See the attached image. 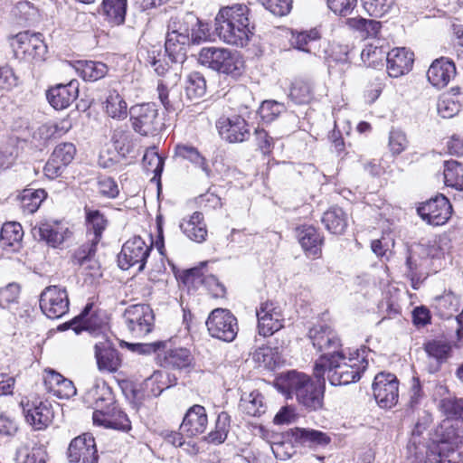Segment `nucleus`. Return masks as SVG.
<instances>
[{
	"label": "nucleus",
	"instance_id": "obj_18",
	"mask_svg": "<svg viewBox=\"0 0 463 463\" xmlns=\"http://www.w3.org/2000/svg\"><path fill=\"white\" fill-rule=\"evenodd\" d=\"M68 458L71 463H98L99 455L93 436L83 433L74 438L68 448Z\"/></svg>",
	"mask_w": 463,
	"mask_h": 463
},
{
	"label": "nucleus",
	"instance_id": "obj_15",
	"mask_svg": "<svg viewBox=\"0 0 463 463\" xmlns=\"http://www.w3.org/2000/svg\"><path fill=\"white\" fill-rule=\"evenodd\" d=\"M259 334L270 336L284 326V315L279 305L265 301L256 310Z\"/></svg>",
	"mask_w": 463,
	"mask_h": 463
},
{
	"label": "nucleus",
	"instance_id": "obj_58",
	"mask_svg": "<svg viewBox=\"0 0 463 463\" xmlns=\"http://www.w3.org/2000/svg\"><path fill=\"white\" fill-rule=\"evenodd\" d=\"M166 376V373L162 371H155L150 377L145 380L144 384L146 388H150L151 395L156 397L160 395L165 389L169 387L165 382Z\"/></svg>",
	"mask_w": 463,
	"mask_h": 463
},
{
	"label": "nucleus",
	"instance_id": "obj_14",
	"mask_svg": "<svg viewBox=\"0 0 463 463\" xmlns=\"http://www.w3.org/2000/svg\"><path fill=\"white\" fill-rule=\"evenodd\" d=\"M308 338L313 346L321 352V355L331 356L341 350V341L332 328V326L325 322L314 325L308 331Z\"/></svg>",
	"mask_w": 463,
	"mask_h": 463
},
{
	"label": "nucleus",
	"instance_id": "obj_10",
	"mask_svg": "<svg viewBox=\"0 0 463 463\" xmlns=\"http://www.w3.org/2000/svg\"><path fill=\"white\" fill-rule=\"evenodd\" d=\"M126 326L135 337H143L154 328L155 316L148 305L128 307L124 313Z\"/></svg>",
	"mask_w": 463,
	"mask_h": 463
},
{
	"label": "nucleus",
	"instance_id": "obj_60",
	"mask_svg": "<svg viewBox=\"0 0 463 463\" xmlns=\"http://www.w3.org/2000/svg\"><path fill=\"white\" fill-rule=\"evenodd\" d=\"M439 408L449 418H463V399L444 398L439 402Z\"/></svg>",
	"mask_w": 463,
	"mask_h": 463
},
{
	"label": "nucleus",
	"instance_id": "obj_16",
	"mask_svg": "<svg viewBox=\"0 0 463 463\" xmlns=\"http://www.w3.org/2000/svg\"><path fill=\"white\" fill-rule=\"evenodd\" d=\"M375 401L382 408L393 407L399 398V382L391 373H379L373 383Z\"/></svg>",
	"mask_w": 463,
	"mask_h": 463
},
{
	"label": "nucleus",
	"instance_id": "obj_51",
	"mask_svg": "<svg viewBox=\"0 0 463 463\" xmlns=\"http://www.w3.org/2000/svg\"><path fill=\"white\" fill-rule=\"evenodd\" d=\"M184 90L189 99L202 98L206 91V81L201 73L194 71L187 77Z\"/></svg>",
	"mask_w": 463,
	"mask_h": 463
},
{
	"label": "nucleus",
	"instance_id": "obj_47",
	"mask_svg": "<svg viewBox=\"0 0 463 463\" xmlns=\"http://www.w3.org/2000/svg\"><path fill=\"white\" fill-rule=\"evenodd\" d=\"M433 307L441 317L448 318L452 316L453 312L457 311L458 298L452 292H446L441 296L434 298Z\"/></svg>",
	"mask_w": 463,
	"mask_h": 463
},
{
	"label": "nucleus",
	"instance_id": "obj_34",
	"mask_svg": "<svg viewBox=\"0 0 463 463\" xmlns=\"http://www.w3.org/2000/svg\"><path fill=\"white\" fill-rule=\"evenodd\" d=\"M175 156L191 162L194 165L202 169L207 177L212 175V170L208 165L207 159L199 152V150L190 145L179 144L175 148Z\"/></svg>",
	"mask_w": 463,
	"mask_h": 463
},
{
	"label": "nucleus",
	"instance_id": "obj_33",
	"mask_svg": "<svg viewBox=\"0 0 463 463\" xmlns=\"http://www.w3.org/2000/svg\"><path fill=\"white\" fill-rule=\"evenodd\" d=\"M74 69L87 81H97L104 78L109 71L105 63L95 61H77Z\"/></svg>",
	"mask_w": 463,
	"mask_h": 463
},
{
	"label": "nucleus",
	"instance_id": "obj_40",
	"mask_svg": "<svg viewBox=\"0 0 463 463\" xmlns=\"http://www.w3.org/2000/svg\"><path fill=\"white\" fill-rule=\"evenodd\" d=\"M193 362V356L189 349L178 347L168 349L164 355V363L165 366L172 368H185Z\"/></svg>",
	"mask_w": 463,
	"mask_h": 463
},
{
	"label": "nucleus",
	"instance_id": "obj_42",
	"mask_svg": "<svg viewBox=\"0 0 463 463\" xmlns=\"http://www.w3.org/2000/svg\"><path fill=\"white\" fill-rule=\"evenodd\" d=\"M445 184L457 190H463V166L456 160L446 161L444 164Z\"/></svg>",
	"mask_w": 463,
	"mask_h": 463
},
{
	"label": "nucleus",
	"instance_id": "obj_37",
	"mask_svg": "<svg viewBox=\"0 0 463 463\" xmlns=\"http://www.w3.org/2000/svg\"><path fill=\"white\" fill-rule=\"evenodd\" d=\"M322 222L331 233L342 234L347 226L346 214L341 208L332 207L324 213Z\"/></svg>",
	"mask_w": 463,
	"mask_h": 463
},
{
	"label": "nucleus",
	"instance_id": "obj_13",
	"mask_svg": "<svg viewBox=\"0 0 463 463\" xmlns=\"http://www.w3.org/2000/svg\"><path fill=\"white\" fill-rule=\"evenodd\" d=\"M129 114L133 129L140 135H153L157 130L158 110L155 103L135 105Z\"/></svg>",
	"mask_w": 463,
	"mask_h": 463
},
{
	"label": "nucleus",
	"instance_id": "obj_17",
	"mask_svg": "<svg viewBox=\"0 0 463 463\" xmlns=\"http://www.w3.org/2000/svg\"><path fill=\"white\" fill-rule=\"evenodd\" d=\"M417 211L419 215L429 224L439 226L448 222L452 207L447 197L439 194L423 203Z\"/></svg>",
	"mask_w": 463,
	"mask_h": 463
},
{
	"label": "nucleus",
	"instance_id": "obj_59",
	"mask_svg": "<svg viewBox=\"0 0 463 463\" xmlns=\"http://www.w3.org/2000/svg\"><path fill=\"white\" fill-rule=\"evenodd\" d=\"M142 162L146 170L154 173L156 175H160L163 171L164 160L154 148L146 151Z\"/></svg>",
	"mask_w": 463,
	"mask_h": 463
},
{
	"label": "nucleus",
	"instance_id": "obj_1",
	"mask_svg": "<svg viewBox=\"0 0 463 463\" xmlns=\"http://www.w3.org/2000/svg\"><path fill=\"white\" fill-rule=\"evenodd\" d=\"M208 36L198 18L191 14L184 19L172 18L165 35V53L172 63L182 64L186 60L187 47L205 42Z\"/></svg>",
	"mask_w": 463,
	"mask_h": 463
},
{
	"label": "nucleus",
	"instance_id": "obj_53",
	"mask_svg": "<svg viewBox=\"0 0 463 463\" xmlns=\"http://www.w3.org/2000/svg\"><path fill=\"white\" fill-rule=\"evenodd\" d=\"M460 103L450 94H443L437 102V111L443 118H450L456 116L460 110Z\"/></svg>",
	"mask_w": 463,
	"mask_h": 463
},
{
	"label": "nucleus",
	"instance_id": "obj_19",
	"mask_svg": "<svg viewBox=\"0 0 463 463\" xmlns=\"http://www.w3.org/2000/svg\"><path fill=\"white\" fill-rule=\"evenodd\" d=\"M216 128L220 136L229 143L243 142L250 136L247 121L238 115L220 118Z\"/></svg>",
	"mask_w": 463,
	"mask_h": 463
},
{
	"label": "nucleus",
	"instance_id": "obj_21",
	"mask_svg": "<svg viewBox=\"0 0 463 463\" xmlns=\"http://www.w3.org/2000/svg\"><path fill=\"white\" fill-rule=\"evenodd\" d=\"M76 155V147L72 143L58 145L44 166L47 177L54 179L61 175L62 170L71 163Z\"/></svg>",
	"mask_w": 463,
	"mask_h": 463
},
{
	"label": "nucleus",
	"instance_id": "obj_26",
	"mask_svg": "<svg viewBox=\"0 0 463 463\" xmlns=\"http://www.w3.org/2000/svg\"><path fill=\"white\" fill-rule=\"evenodd\" d=\"M214 26L215 33L222 41L238 47L246 46L253 34L251 29H241L234 24L215 22Z\"/></svg>",
	"mask_w": 463,
	"mask_h": 463
},
{
	"label": "nucleus",
	"instance_id": "obj_20",
	"mask_svg": "<svg viewBox=\"0 0 463 463\" xmlns=\"http://www.w3.org/2000/svg\"><path fill=\"white\" fill-rule=\"evenodd\" d=\"M113 394L109 385L101 379H93L86 383L82 396L83 402L98 411L108 404L113 403Z\"/></svg>",
	"mask_w": 463,
	"mask_h": 463
},
{
	"label": "nucleus",
	"instance_id": "obj_8",
	"mask_svg": "<svg viewBox=\"0 0 463 463\" xmlns=\"http://www.w3.org/2000/svg\"><path fill=\"white\" fill-rule=\"evenodd\" d=\"M206 326L213 337L224 342L233 341L239 330L237 318L225 308L213 310L206 320Z\"/></svg>",
	"mask_w": 463,
	"mask_h": 463
},
{
	"label": "nucleus",
	"instance_id": "obj_23",
	"mask_svg": "<svg viewBox=\"0 0 463 463\" xmlns=\"http://www.w3.org/2000/svg\"><path fill=\"white\" fill-rule=\"evenodd\" d=\"M93 423L109 429L127 430L129 427V420L125 412L115 405L108 404L102 410L93 412Z\"/></svg>",
	"mask_w": 463,
	"mask_h": 463
},
{
	"label": "nucleus",
	"instance_id": "obj_6",
	"mask_svg": "<svg viewBox=\"0 0 463 463\" xmlns=\"http://www.w3.org/2000/svg\"><path fill=\"white\" fill-rule=\"evenodd\" d=\"M440 439L436 447V454L429 457L430 463H459L460 452L458 449L463 444V430L453 427L449 420L440 427Z\"/></svg>",
	"mask_w": 463,
	"mask_h": 463
},
{
	"label": "nucleus",
	"instance_id": "obj_22",
	"mask_svg": "<svg viewBox=\"0 0 463 463\" xmlns=\"http://www.w3.org/2000/svg\"><path fill=\"white\" fill-rule=\"evenodd\" d=\"M33 235H38L49 246L57 248L70 237L69 228L62 222L57 221H45L40 222L33 228Z\"/></svg>",
	"mask_w": 463,
	"mask_h": 463
},
{
	"label": "nucleus",
	"instance_id": "obj_30",
	"mask_svg": "<svg viewBox=\"0 0 463 463\" xmlns=\"http://www.w3.org/2000/svg\"><path fill=\"white\" fill-rule=\"evenodd\" d=\"M24 230L20 223H4L0 232V246L6 252H17L23 245Z\"/></svg>",
	"mask_w": 463,
	"mask_h": 463
},
{
	"label": "nucleus",
	"instance_id": "obj_35",
	"mask_svg": "<svg viewBox=\"0 0 463 463\" xmlns=\"http://www.w3.org/2000/svg\"><path fill=\"white\" fill-rule=\"evenodd\" d=\"M298 241L305 251L316 256L320 251L323 239L313 226L303 227L298 232Z\"/></svg>",
	"mask_w": 463,
	"mask_h": 463
},
{
	"label": "nucleus",
	"instance_id": "obj_43",
	"mask_svg": "<svg viewBox=\"0 0 463 463\" xmlns=\"http://www.w3.org/2000/svg\"><path fill=\"white\" fill-rule=\"evenodd\" d=\"M107 114L118 119L125 118L128 115L127 102L116 90H110L105 101Z\"/></svg>",
	"mask_w": 463,
	"mask_h": 463
},
{
	"label": "nucleus",
	"instance_id": "obj_9",
	"mask_svg": "<svg viewBox=\"0 0 463 463\" xmlns=\"http://www.w3.org/2000/svg\"><path fill=\"white\" fill-rule=\"evenodd\" d=\"M39 302L42 312L50 319L61 318L69 311L70 300L64 287H46L40 295Z\"/></svg>",
	"mask_w": 463,
	"mask_h": 463
},
{
	"label": "nucleus",
	"instance_id": "obj_2",
	"mask_svg": "<svg viewBox=\"0 0 463 463\" xmlns=\"http://www.w3.org/2000/svg\"><path fill=\"white\" fill-rule=\"evenodd\" d=\"M367 365V360L361 357L358 352L355 356L346 357L340 350L331 354V356L320 355L315 363L314 374L318 379L326 374L332 385H346L358 381Z\"/></svg>",
	"mask_w": 463,
	"mask_h": 463
},
{
	"label": "nucleus",
	"instance_id": "obj_31",
	"mask_svg": "<svg viewBox=\"0 0 463 463\" xmlns=\"http://www.w3.org/2000/svg\"><path fill=\"white\" fill-rule=\"evenodd\" d=\"M180 229L191 241L201 243L206 240L207 228L203 215L200 212H194L190 216L184 218L180 222Z\"/></svg>",
	"mask_w": 463,
	"mask_h": 463
},
{
	"label": "nucleus",
	"instance_id": "obj_57",
	"mask_svg": "<svg viewBox=\"0 0 463 463\" xmlns=\"http://www.w3.org/2000/svg\"><path fill=\"white\" fill-rule=\"evenodd\" d=\"M19 85V77L14 69L5 64L0 66V90L9 92Z\"/></svg>",
	"mask_w": 463,
	"mask_h": 463
},
{
	"label": "nucleus",
	"instance_id": "obj_3",
	"mask_svg": "<svg viewBox=\"0 0 463 463\" xmlns=\"http://www.w3.org/2000/svg\"><path fill=\"white\" fill-rule=\"evenodd\" d=\"M91 308L92 304H88L80 316L71 321V324L80 322V330L89 332L94 338V356L99 371L115 373L122 364L120 354L101 328L96 325L94 318L90 317Z\"/></svg>",
	"mask_w": 463,
	"mask_h": 463
},
{
	"label": "nucleus",
	"instance_id": "obj_46",
	"mask_svg": "<svg viewBox=\"0 0 463 463\" xmlns=\"http://www.w3.org/2000/svg\"><path fill=\"white\" fill-rule=\"evenodd\" d=\"M45 191L43 189L24 190L21 195L19 196L21 208L26 213H35L39 209L43 199L45 198Z\"/></svg>",
	"mask_w": 463,
	"mask_h": 463
},
{
	"label": "nucleus",
	"instance_id": "obj_25",
	"mask_svg": "<svg viewBox=\"0 0 463 463\" xmlns=\"http://www.w3.org/2000/svg\"><path fill=\"white\" fill-rule=\"evenodd\" d=\"M386 63L389 76L398 78L411 71L413 53L404 47L392 49L386 55Z\"/></svg>",
	"mask_w": 463,
	"mask_h": 463
},
{
	"label": "nucleus",
	"instance_id": "obj_44",
	"mask_svg": "<svg viewBox=\"0 0 463 463\" xmlns=\"http://www.w3.org/2000/svg\"><path fill=\"white\" fill-rule=\"evenodd\" d=\"M229 428L230 416L227 412L222 411L217 416L214 430L205 437V440L215 445L223 443L227 439Z\"/></svg>",
	"mask_w": 463,
	"mask_h": 463
},
{
	"label": "nucleus",
	"instance_id": "obj_61",
	"mask_svg": "<svg viewBox=\"0 0 463 463\" xmlns=\"http://www.w3.org/2000/svg\"><path fill=\"white\" fill-rule=\"evenodd\" d=\"M263 6L277 16L288 14L292 8V0H260Z\"/></svg>",
	"mask_w": 463,
	"mask_h": 463
},
{
	"label": "nucleus",
	"instance_id": "obj_39",
	"mask_svg": "<svg viewBox=\"0 0 463 463\" xmlns=\"http://www.w3.org/2000/svg\"><path fill=\"white\" fill-rule=\"evenodd\" d=\"M424 349L429 357L435 360V364L431 365L433 368L430 372H436L449 356L451 345L445 341L434 340L427 343Z\"/></svg>",
	"mask_w": 463,
	"mask_h": 463
},
{
	"label": "nucleus",
	"instance_id": "obj_45",
	"mask_svg": "<svg viewBox=\"0 0 463 463\" xmlns=\"http://www.w3.org/2000/svg\"><path fill=\"white\" fill-rule=\"evenodd\" d=\"M111 142L113 148L125 158L133 152V136L124 128H118L113 131Z\"/></svg>",
	"mask_w": 463,
	"mask_h": 463
},
{
	"label": "nucleus",
	"instance_id": "obj_63",
	"mask_svg": "<svg viewBox=\"0 0 463 463\" xmlns=\"http://www.w3.org/2000/svg\"><path fill=\"white\" fill-rule=\"evenodd\" d=\"M98 192L102 196L116 198L119 190L116 181L111 177H102L98 181Z\"/></svg>",
	"mask_w": 463,
	"mask_h": 463
},
{
	"label": "nucleus",
	"instance_id": "obj_28",
	"mask_svg": "<svg viewBox=\"0 0 463 463\" xmlns=\"http://www.w3.org/2000/svg\"><path fill=\"white\" fill-rule=\"evenodd\" d=\"M78 87L77 80H71L68 84H59L47 91V99L56 109H66L78 97Z\"/></svg>",
	"mask_w": 463,
	"mask_h": 463
},
{
	"label": "nucleus",
	"instance_id": "obj_48",
	"mask_svg": "<svg viewBox=\"0 0 463 463\" xmlns=\"http://www.w3.org/2000/svg\"><path fill=\"white\" fill-rule=\"evenodd\" d=\"M88 232H92L91 240L99 242L102 232L107 227V220L99 210H86Z\"/></svg>",
	"mask_w": 463,
	"mask_h": 463
},
{
	"label": "nucleus",
	"instance_id": "obj_24",
	"mask_svg": "<svg viewBox=\"0 0 463 463\" xmlns=\"http://www.w3.org/2000/svg\"><path fill=\"white\" fill-rule=\"evenodd\" d=\"M208 424L206 410L203 406L195 404L190 407L180 425V429L189 437L197 436L205 431Z\"/></svg>",
	"mask_w": 463,
	"mask_h": 463
},
{
	"label": "nucleus",
	"instance_id": "obj_50",
	"mask_svg": "<svg viewBox=\"0 0 463 463\" xmlns=\"http://www.w3.org/2000/svg\"><path fill=\"white\" fill-rule=\"evenodd\" d=\"M321 33L318 28H312L308 31L292 32L291 43L298 50L310 52L309 45L320 39Z\"/></svg>",
	"mask_w": 463,
	"mask_h": 463
},
{
	"label": "nucleus",
	"instance_id": "obj_29",
	"mask_svg": "<svg viewBox=\"0 0 463 463\" xmlns=\"http://www.w3.org/2000/svg\"><path fill=\"white\" fill-rule=\"evenodd\" d=\"M250 9L243 4H235L220 9L215 22L230 23L245 29H253L250 23Z\"/></svg>",
	"mask_w": 463,
	"mask_h": 463
},
{
	"label": "nucleus",
	"instance_id": "obj_62",
	"mask_svg": "<svg viewBox=\"0 0 463 463\" xmlns=\"http://www.w3.org/2000/svg\"><path fill=\"white\" fill-rule=\"evenodd\" d=\"M114 148H107L100 152L99 165L103 168H113L124 159Z\"/></svg>",
	"mask_w": 463,
	"mask_h": 463
},
{
	"label": "nucleus",
	"instance_id": "obj_55",
	"mask_svg": "<svg viewBox=\"0 0 463 463\" xmlns=\"http://www.w3.org/2000/svg\"><path fill=\"white\" fill-rule=\"evenodd\" d=\"M365 12L375 17H382L391 11L395 0H362Z\"/></svg>",
	"mask_w": 463,
	"mask_h": 463
},
{
	"label": "nucleus",
	"instance_id": "obj_32",
	"mask_svg": "<svg viewBox=\"0 0 463 463\" xmlns=\"http://www.w3.org/2000/svg\"><path fill=\"white\" fill-rule=\"evenodd\" d=\"M100 8L109 24L121 25L125 23L128 0H102Z\"/></svg>",
	"mask_w": 463,
	"mask_h": 463
},
{
	"label": "nucleus",
	"instance_id": "obj_4",
	"mask_svg": "<svg viewBox=\"0 0 463 463\" xmlns=\"http://www.w3.org/2000/svg\"><path fill=\"white\" fill-rule=\"evenodd\" d=\"M281 386L289 395L294 394L299 403L310 409L321 407L325 378H317L314 382L308 375L297 371H290L279 379Z\"/></svg>",
	"mask_w": 463,
	"mask_h": 463
},
{
	"label": "nucleus",
	"instance_id": "obj_54",
	"mask_svg": "<svg viewBox=\"0 0 463 463\" xmlns=\"http://www.w3.org/2000/svg\"><path fill=\"white\" fill-rule=\"evenodd\" d=\"M286 108L284 104L275 100H265L263 101L258 110V113L265 123H270L275 120Z\"/></svg>",
	"mask_w": 463,
	"mask_h": 463
},
{
	"label": "nucleus",
	"instance_id": "obj_27",
	"mask_svg": "<svg viewBox=\"0 0 463 463\" xmlns=\"http://www.w3.org/2000/svg\"><path fill=\"white\" fill-rule=\"evenodd\" d=\"M456 74L452 61L441 57L435 60L427 71L428 80L436 88H444Z\"/></svg>",
	"mask_w": 463,
	"mask_h": 463
},
{
	"label": "nucleus",
	"instance_id": "obj_36",
	"mask_svg": "<svg viewBox=\"0 0 463 463\" xmlns=\"http://www.w3.org/2000/svg\"><path fill=\"white\" fill-rule=\"evenodd\" d=\"M292 437L296 441L308 446H326L331 442L326 433L311 429L296 428L292 430Z\"/></svg>",
	"mask_w": 463,
	"mask_h": 463
},
{
	"label": "nucleus",
	"instance_id": "obj_11",
	"mask_svg": "<svg viewBox=\"0 0 463 463\" xmlns=\"http://www.w3.org/2000/svg\"><path fill=\"white\" fill-rule=\"evenodd\" d=\"M151 250L152 244L147 245L141 237L136 236L129 239L124 243L118 254V266L122 269H128L137 265V270L141 271L145 268Z\"/></svg>",
	"mask_w": 463,
	"mask_h": 463
},
{
	"label": "nucleus",
	"instance_id": "obj_56",
	"mask_svg": "<svg viewBox=\"0 0 463 463\" xmlns=\"http://www.w3.org/2000/svg\"><path fill=\"white\" fill-rule=\"evenodd\" d=\"M98 243V241L90 239L89 242L82 244L75 250L72 257V263L83 267L90 262L92 257L95 255Z\"/></svg>",
	"mask_w": 463,
	"mask_h": 463
},
{
	"label": "nucleus",
	"instance_id": "obj_49",
	"mask_svg": "<svg viewBox=\"0 0 463 463\" xmlns=\"http://www.w3.org/2000/svg\"><path fill=\"white\" fill-rule=\"evenodd\" d=\"M289 98L296 104H306L313 99V88L309 81L296 80L290 88Z\"/></svg>",
	"mask_w": 463,
	"mask_h": 463
},
{
	"label": "nucleus",
	"instance_id": "obj_5",
	"mask_svg": "<svg viewBox=\"0 0 463 463\" xmlns=\"http://www.w3.org/2000/svg\"><path fill=\"white\" fill-rule=\"evenodd\" d=\"M199 62L218 72L236 77L241 73L242 61L236 52L224 48H203L198 55Z\"/></svg>",
	"mask_w": 463,
	"mask_h": 463
},
{
	"label": "nucleus",
	"instance_id": "obj_41",
	"mask_svg": "<svg viewBox=\"0 0 463 463\" xmlns=\"http://www.w3.org/2000/svg\"><path fill=\"white\" fill-rule=\"evenodd\" d=\"M139 55L146 66H151L158 76H165L169 71L171 66L162 59L160 50L155 47L145 51H140Z\"/></svg>",
	"mask_w": 463,
	"mask_h": 463
},
{
	"label": "nucleus",
	"instance_id": "obj_38",
	"mask_svg": "<svg viewBox=\"0 0 463 463\" xmlns=\"http://www.w3.org/2000/svg\"><path fill=\"white\" fill-rule=\"evenodd\" d=\"M263 396L257 391L244 393L240 401V409L247 415L259 417L266 411Z\"/></svg>",
	"mask_w": 463,
	"mask_h": 463
},
{
	"label": "nucleus",
	"instance_id": "obj_52",
	"mask_svg": "<svg viewBox=\"0 0 463 463\" xmlns=\"http://www.w3.org/2000/svg\"><path fill=\"white\" fill-rule=\"evenodd\" d=\"M252 359L259 366L273 370L278 364L279 356L276 349L262 345L253 352Z\"/></svg>",
	"mask_w": 463,
	"mask_h": 463
},
{
	"label": "nucleus",
	"instance_id": "obj_12",
	"mask_svg": "<svg viewBox=\"0 0 463 463\" xmlns=\"http://www.w3.org/2000/svg\"><path fill=\"white\" fill-rule=\"evenodd\" d=\"M20 406L25 422L34 430H43L52 423L53 411L48 401L23 399Z\"/></svg>",
	"mask_w": 463,
	"mask_h": 463
},
{
	"label": "nucleus",
	"instance_id": "obj_64",
	"mask_svg": "<svg viewBox=\"0 0 463 463\" xmlns=\"http://www.w3.org/2000/svg\"><path fill=\"white\" fill-rule=\"evenodd\" d=\"M408 141L403 132L392 130L389 137V146L392 154L399 155L407 147Z\"/></svg>",
	"mask_w": 463,
	"mask_h": 463
},
{
	"label": "nucleus",
	"instance_id": "obj_7",
	"mask_svg": "<svg viewBox=\"0 0 463 463\" xmlns=\"http://www.w3.org/2000/svg\"><path fill=\"white\" fill-rule=\"evenodd\" d=\"M14 55L16 59L38 63L45 59L47 46L41 33L22 32L16 34L13 43Z\"/></svg>",
	"mask_w": 463,
	"mask_h": 463
}]
</instances>
